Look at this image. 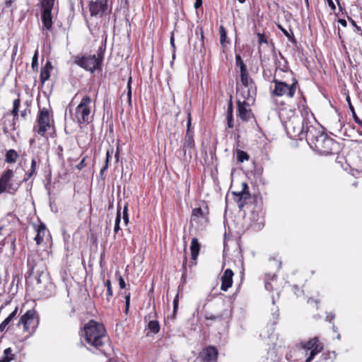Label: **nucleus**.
Segmentation results:
<instances>
[{
	"label": "nucleus",
	"instance_id": "obj_1",
	"mask_svg": "<svg viewBox=\"0 0 362 362\" xmlns=\"http://www.w3.org/2000/svg\"><path fill=\"white\" fill-rule=\"evenodd\" d=\"M299 140L305 139L311 148L322 155L337 153L340 149L339 144L325 133L322 127L311 124L308 118L303 120L302 127L298 131Z\"/></svg>",
	"mask_w": 362,
	"mask_h": 362
},
{
	"label": "nucleus",
	"instance_id": "obj_2",
	"mask_svg": "<svg viewBox=\"0 0 362 362\" xmlns=\"http://www.w3.org/2000/svg\"><path fill=\"white\" fill-rule=\"evenodd\" d=\"M83 336L86 341L95 350L106 355L109 347L108 337L103 323L90 320L83 327Z\"/></svg>",
	"mask_w": 362,
	"mask_h": 362
},
{
	"label": "nucleus",
	"instance_id": "obj_3",
	"mask_svg": "<svg viewBox=\"0 0 362 362\" xmlns=\"http://www.w3.org/2000/svg\"><path fill=\"white\" fill-rule=\"evenodd\" d=\"M103 60V52L102 49H100V51L98 53L97 56L95 54H93L83 56L81 57H76L74 62L80 67L93 74L95 70L101 69Z\"/></svg>",
	"mask_w": 362,
	"mask_h": 362
},
{
	"label": "nucleus",
	"instance_id": "obj_4",
	"mask_svg": "<svg viewBox=\"0 0 362 362\" xmlns=\"http://www.w3.org/2000/svg\"><path fill=\"white\" fill-rule=\"evenodd\" d=\"M291 84H288L284 81L274 78L272 83L274 84V88L272 90V95L276 97L286 96L292 98L296 91L298 81L293 78Z\"/></svg>",
	"mask_w": 362,
	"mask_h": 362
},
{
	"label": "nucleus",
	"instance_id": "obj_5",
	"mask_svg": "<svg viewBox=\"0 0 362 362\" xmlns=\"http://www.w3.org/2000/svg\"><path fill=\"white\" fill-rule=\"evenodd\" d=\"M240 81L243 86L241 95L243 99L255 100L257 95V87L253 79L250 76L247 70L240 73Z\"/></svg>",
	"mask_w": 362,
	"mask_h": 362
},
{
	"label": "nucleus",
	"instance_id": "obj_6",
	"mask_svg": "<svg viewBox=\"0 0 362 362\" xmlns=\"http://www.w3.org/2000/svg\"><path fill=\"white\" fill-rule=\"evenodd\" d=\"M92 100L88 95L83 96L76 108L75 119L79 124L88 122L90 115V104Z\"/></svg>",
	"mask_w": 362,
	"mask_h": 362
},
{
	"label": "nucleus",
	"instance_id": "obj_7",
	"mask_svg": "<svg viewBox=\"0 0 362 362\" xmlns=\"http://www.w3.org/2000/svg\"><path fill=\"white\" fill-rule=\"evenodd\" d=\"M21 325L23 326L25 332H29L30 334L35 332L39 325V317L37 312L35 310L26 311L20 318L17 325L20 326Z\"/></svg>",
	"mask_w": 362,
	"mask_h": 362
},
{
	"label": "nucleus",
	"instance_id": "obj_8",
	"mask_svg": "<svg viewBox=\"0 0 362 362\" xmlns=\"http://www.w3.org/2000/svg\"><path fill=\"white\" fill-rule=\"evenodd\" d=\"M50 111L47 107L40 108L37 117V127H34V131H36L38 134L45 136L46 132L50 128L51 124Z\"/></svg>",
	"mask_w": 362,
	"mask_h": 362
},
{
	"label": "nucleus",
	"instance_id": "obj_9",
	"mask_svg": "<svg viewBox=\"0 0 362 362\" xmlns=\"http://www.w3.org/2000/svg\"><path fill=\"white\" fill-rule=\"evenodd\" d=\"M192 118L190 112L188 113L187 123V131L185 136L183 151L184 156H186L188 153L189 158H192V150H195V143L194 140V134L191 131Z\"/></svg>",
	"mask_w": 362,
	"mask_h": 362
},
{
	"label": "nucleus",
	"instance_id": "obj_10",
	"mask_svg": "<svg viewBox=\"0 0 362 362\" xmlns=\"http://www.w3.org/2000/svg\"><path fill=\"white\" fill-rule=\"evenodd\" d=\"M13 177V172L11 169L6 170L0 178V194L4 192L10 194H14L18 186L13 185L11 180Z\"/></svg>",
	"mask_w": 362,
	"mask_h": 362
},
{
	"label": "nucleus",
	"instance_id": "obj_11",
	"mask_svg": "<svg viewBox=\"0 0 362 362\" xmlns=\"http://www.w3.org/2000/svg\"><path fill=\"white\" fill-rule=\"evenodd\" d=\"M255 100H249L240 99L237 100L238 112L237 116L243 122H249L253 117V113L250 108V103H254Z\"/></svg>",
	"mask_w": 362,
	"mask_h": 362
},
{
	"label": "nucleus",
	"instance_id": "obj_12",
	"mask_svg": "<svg viewBox=\"0 0 362 362\" xmlns=\"http://www.w3.org/2000/svg\"><path fill=\"white\" fill-rule=\"evenodd\" d=\"M108 0H95L90 1L88 4V8L91 17H102L108 8Z\"/></svg>",
	"mask_w": 362,
	"mask_h": 362
},
{
	"label": "nucleus",
	"instance_id": "obj_13",
	"mask_svg": "<svg viewBox=\"0 0 362 362\" xmlns=\"http://www.w3.org/2000/svg\"><path fill=\"white\" fill-rule=\"evenodd\" d=\"M231 193L234 196V200L238 203L240 210L243 209L247 204V201L251 198L248 185L245 182L242 183L240 192H232Z\"/></svg>",
	"mask_w": 362,
	"mask_h": 362
},
{
	"label": "nucleus",
	"instance_id": "obj_14",
	"mask_svg": "<svg viewBox=\"0 0 362 362\" xmlns=\"http://www.w3.org/2000/svg\"><path fill=\"white\" fill-rule=\"evenodd\" d=\"M303 348L310 351L309 356L306 358L305 362H311L315 356L322 350L323 346L319 341L317 337H314L306 343H304Z\"/></svg>",
	"mask_w": 362,
	"mask_h": 362
},
{
	"label": "nucleus",
	"instance_id": "obj_15",
	"mask_svg": "<svg viewBox=\"0 0 362 362\" xmlns=\"http://www.w3.org/2000/svg\"><path fill=\"white\" fill-rule=\"evenodd\" d=\"M105 287L107 288V293H106V295H105L106 296V300H107V302H110L111 298L113 296V291H112V284H111L110 280L107 279L106 281H104L103 286H95V288L94 289V293H95V295H98V294L99 296H101L102 293L104 291Z\"/></svg>",
	"mask_w": 362,
	"mask_h": 362
},
{
	"label": "nucleus",
	"instance_id": "obj_16",
	"mask_svg": "<svg viewBox=\"0 0 362 362\" xmlns=\"http://www.w3.org/2000/svg\"><path fill=\"white\" fill-rule=\"evenodd\" d=\"M233 275L234 274L230 269H227L225 270L223 274L221 276V289L222 291H226L230 287H231Z\"/></svg>",
	"mask_w": 362,
	"mask_h": 362
},
{
	"label": "nucleus",
	"instance_id": "obj_17",
	"mask_svg": "<svg viewBox=\"0 0 362 362\" xmlns=\"http://www.w3.org/2000/svg\"><path fill=\"white\" fill-rule=\"evenodd\" d=\"M200 247L201 246L198 239L197 238H192L190 245V251L192 261L191 262L190 267L197 264L196 261L199 253Z\"/></svg>",
	"mask_w": 362,
	"mask_h": 362
},
{
	"label": "nucleus",
	"instance_id": "obj_18",
	"mask_svg": "<svg viewBox=\"0 0 362 362\" xmlns=\"http://www.w3.org/2000/svg\"><path fill=\"white\" fill-rule=\"evenodd\" d=\"M218 350L214 346L207 347L203 356L204 362H216Z\"/></svg>",
	"mask_w": 362,
	"mask_h": 362
},
{
	"label": "nucleus",
	"instance_id": "obj_19",
	"mask_svg": "<svg viewBox=\"0 0 362 362\" xmlns=\"http://www.w3.org/2000/svg\"><path fill=\"white\" fill-rule=\"evenodd\" d=\"M53 69L51 62L47 61L45 66L41 69L40 79L42 84H44L50 77V71Z\"/></svg>",
	"mask_w": 362,
	"mask_h": 362
},
{
	"label": "nucleus",
	"instance_id": "obj_20",
	"mask_svg": "<svg viewBox=\"0 0 362 362\" xmlns=\"http://www.w3.org/2000/svg\"><path fill=\"white\" fill-rule=\"evenodd\" d=\"M42 23L43 25V27L47 30H50L52 28V11H42Z\"/></svg>",
	"mask_w": 362,
	"mask_h": 362
},
{
	"label": "nucleus",
	"instance_id": "obj_21",
	"mask_svg": "<svg viewBox=\"0 0 362 362\" xmlns=\"http://www.w3.org/2000/svg\"><path fill=\"white\" fill-rule=\"evenodd\" d=\"M150 318H151L150 315L145 316L144 321L145 322L148 321V325H147V329L151 332H152L153 334H156L158 333L160 331V324H159L158 321L151 320Z\"/></svg>",
	"mask_w": 362,
	"mask_h": 362
},
{
	"label": "nucleus",
	"instance_id": "obj_22",
	"mask_svg": "<svg viewBox=\"0 0 362 362\" xmlns=\"http://www.w3.org/2000/svg\"><path fill=\"white\" fill-rule=\"evenodd\" d=\"M37 235H35L34 240L36 241L37 245L41 244L43 241L44 236L46 232V226L44 223H40L37 228L36 229Z\"/></svg>",
	"mask_w": 362,
	"mask_h": 362
},
{
	"label": "nucleus",
	"instance_id": "obj_23",
	"mask_svg": "<svg viewBox=\"0 0 362 362\" xmlns=\"http://www.w3.org/2000/svg\"><path fill=\"white\" fill-rule=\"evenodd\" d=\"M346 100L349 105V108L350 111L351 112L352 117H353L354 122L362 127V120L360 119L359 117L357 116V115L355 112V109L351 104L350 97L349 95L346 97Z\"/></svg>",
	"mask_w": 362,
	"mask_h": 362
},
{
	"label": "nucleus",
	"instance_id": "obj_24",
	"mask_svg": "<svg viewBox=\"0 0 362 362\" xmlns=\"http://www.w3.org/2000/svg\"><path fill=\"white\" fill-rule=\"evenodd\" d=\"M204 218V213L200 207L195 208L192 210L191 215V222H198L199 221V218Z\"/></svg>",
	"mask_w": 362,
	"mask_h": 362
},
{
	"label": "nucleus",
	"instance_id": "obj_25",
	"mask_svg": "<svg viewBox=\"0 0 362 362\" xmlns=\"http://www.w3.org/2000/svg\"><path fill=\"white\" fill-rule=\"evenodd\" d=\"M17 157V152L13 149H10L6 153L5 161L8 163H15L16 161Z\"/></svg>",
	"mask_w": 362,
	"mask_h": 362
},
{
	"label": "nucleus",
	"instance_id": "obj_26",
	"mask_svg": "<svg viewBox=\"0 0 362 362\" xmlns=\"http://www.w3.org/2000/svg\"><path fill=\"white\" fill-rule=\"evenodd\" d=\"M14 359V355L12 354V349L7 348L4 351V356L0 359V362H10Z\"/></svg>",
	"mask_w": 362,
	"mask_h": 362
},
{
	"label": "nucleus",
	"instance_id": "obj_27",
	"mask_svg": "<svg viewBox=\"0 0 362 362\" xmlns=\"http://www.w3.org/2000/svg\"><path fill=\"white\" fill-rule=\"evenodd\" d=\"M120 202H121V200L118 202V204H117V216H116V218H115V228H114L115 233H117V232L120 230V227H119V223H120V221H121Z\"/></svg>",
	"mask_w": 362,
	"mask_h": 362
},
{
	"label": "nucleus",
	"instance_id": "obj_28",
	"mask_svg": "<svg viewBox=\"0 0 362 362\" xmlns=\"http://www.w3.org/2000/svg\"><path fill=\"white\" fill-rule=\"evenodd\" d=\"M235 65L240 67V73L247 70L240 54H235Z\"/></svg>",
	"mask_w": 362,
	"mask_h": 362
},
{
	"label": "nucleus",
	"instance_id": "obj_29",
	"mask_svg": "<svg viewBox=\"0 0 362 362\" xmlns=\"http://www.w3.org/2000/svg\"><path fill=\"white\" fill-rule=\"evenodd\" d=\"M54 4V0H42V11H52L53 8V6Z\"/></svg>",
	"mask_w": 362,
	"mask_h": 362
},
{
	"label": "nucleus",
	"instance_id": "obj_30",
	"mask_svg": "<svg viewBox=\"0 0 362 362\" xmlns=\"http://www.w3.org/2000/svg\"><path fill=\"white\" fill-rule=\"evenodd\" d=\"M249 158H250V156L246 152H245L242 150L238 151L237 159L240 163H243L245 160H248Z\"/></svg>",
	"mask_w": 362,
	"mask_h": 362
},
{
	"label": "nucleus",
	"instance_id": "obj_31",
	"mask_svg": "<svg viewBox=\"0 0 362 362\" xmlns=\"http://www.w3.org/2000/svg\"><path fill=\"white\" fill-rule=\"evenodd\" d=\"M219 33H220V42L221 45H223L226 40V31L223 25L220 26Z\"/></svg>",
	"mask_w": 362,
	"mask_h": 362
},
{
	"label": "nucleus",
	"instance_id": "obj_32",
	"mask_svg": "<svg viewBox=\"0 0 362 362\" xmlns=\"http://www.w3.org/2000/svg\"><path fill=\"white\" fill-rule=\"evenodd\" d=\"M276 277L275 275H273L271 281H269L267 280L265 281V288L267 290V291H272L274 289V285H273V281H276Z\"/></svg>",
	"mask_w": 362,
	"mask_h": 362
},
{
	"label": "nucleus",
	"instance_id": "obj_33",
	"mask_svg": "<svg viewBox=\"0 0 362 362\" xmlns=\"http://www.w3.org/2000/svg\"><path fill=\"white\" fill-rule=\"evenodd\" d=\"M31 66L33 70H37V66H38L37 51L35 52V54L33 57Z\"/></svg>",
	"mask_w": 362,
	"mask_h": 362
},
{
	"label": "nucleus",
	"instance_id": "obj_34",
	"mask_svg": "<svg viewBox=\"0 0 362 362\" xmlns=\"http://www.w3.org/2000/svg\"><path fill=\"white\" fill-rule=\"evenodd\" d=\"M123 220L125 224L129 223L128 203H125L123 209Z\"/></svg>",
	"mask_w": 362,
	"mask_h": 362
},
{
	"label": "nucleus",
	"instance_id": "obj_35",
	"mask_svg": "<svg viewBox=\"0 0 362 362\" xmlns=\"http://www.w3.org/2000/svg\"><path fill=\"white\" fill-rule=\"evenodd\" d=\"M131 83H132V77H129V79H128V82H127V97H128V101H129V103L131 104V102H132V87H131Z\"/></svg>",
	"mask_w": 362,
	"mask_h": 362
},
{
	"label": "nucleus",
	"instance_id": "obj_36",
	"mask_svg": "<svg viewBox=\"0 0 362 362\" xmlns=\"http://www.w3.org/2000/svg\"><path fill=\"white\" fill-rule=\"evenodd\" d=\"M349 21L351 23V25L355 28L354 31L362 36V29L361 27L358 26L355 22L351 18L348 17Z\"/></svg>",
	"mask_w": 362,
	"mask_h": 362
},
{
	"label": "nucleus",
	"instance_id": "obj_37",
	"mask_svg": "<svg viewBox=\"0 0 362 362\" xmlns=\"http://www.w3.org/2000/svg\"><path fill=\"white\" fill-rule=\"evenodd\" d=\"M178 303H179V293H177L173 300V315L176 314V312L178 309Z\"/></svg>",
	"mask_w": 362,
	"mask_h": 362
},
{
	"label": "nucleus",
	"instance_id": "obj_38",
	"mask_svg": "<svg viewBox=\"0 0 362 362\" xmlns=\"http://www.w3.org/2000/svg\"><path fill=\"white\" fill-rule=\"evenodd\" d=\"M15 1V0H8L6 4H5V6L4 8V9L6 10H9V11L11 12V15L13 14V7L12 6V4L13 2Z\"/></svg>",
	"mask_w": 362,
	"mask_h": 362
},
{
	"label": "nucleus",
	"instance_id": "obj_39",
	"mask_svg": "<svg viewBox=\"0 0 362 362\" xmlns=\"http://www.w3.org/2000/svg\"><path fill=\"white\" fill-rule=\"evenodd\" d=\"M227 115H233V105L232 102V96H230L227 108Z\"/></svg>",
	"mask_w": 362,
	"mask_h": 362
},
{
	"label": "nucleus",
	"instance_id": "obj_40",
	"mask_svg": "<svg viewBox=\"0 0 362 362\" xmlns=\"http://www.w3.org/2000/svg\"><path fill=\"white\" fill-rule=\"evenodd\" d=\"M20 105H21V100H20V98H18L17 99H15L13 100V109H12V110L18 111L19 112Z\"/></svg>",
	"mask_w": 362,
	"mask_h": 362
},
{
	"label": "nucleus",
	"instance_id": "obj_41",
	"mask_svg": "<svg viewBox=\"0 0 362 362\" xmlns=\"http://www.w3.org/2000/svg\"><path fill=\"white\" fill-rule=\"evenodd\" d=\"M257 37H258V42L260 45H262L263 43H265V44L267 43V40L266 39L264 34H261V33H258Z\"/></svg>",
	"mask_w": 362,
	"mask_h": 362
},
{
	"label": "nucleus",
	"instance_id": "obj_42",
	"mask_svg": "<svg viewBox=\"0 0 362 362\" xmlns=\"http://www.w3.org/2000/svg\"><path fill=\"white\" fill-rule=\"evenodd\" d=\"M130 305V293L126 295L125 296V313H127L128 310Z\"/></svg>",
	"mask_w": 362,
	"mask_h": 362
},
{
	"label": "nucleus",
	"instance_id": "obj_43",
	"mask_svg": "<svg viewBox=\"0 0 362 362\" xmlns=\"http://www.w3.org/2000/svg\"><path fill=\"white\" fill-rule=\"evenodd\" d=\"M227 124L228 128H233L234 127L233 115H227Z\"/></svg>",
	"mask_w": 362,
	"mask_h": 362
},
{
	"label": "nucleus",
	"instance_id": "obj_44",
	"mask_svg": "<svg viewBox=\"0 0 362 362\" xmlns=\"http://www.w3.org/2000/svg\"><path fill=\"white\" fill-rule=\"evenodd\" d=\"M36 173V171H34L30 169V171L25 173V177L23 179V182H27L33 175Z\"/></svg>",
	"mask_w": 362,
	"mask_h": 362
},
{
	"label": "nucleus",
	"instance_id": "obj_45",
	"mask_svg": "<svg viewBox=\"0 0 362 362\" xmlns=\"http://www.w3.org/2000/svg\"><path fill=\"white\" fill-rule=\"evenodd\" d=\"M170 45L173 47V59H175V40H174V35L173 33H172L170 37Z\"/></svg>",
	"mask_w": 362,
	"mask_h": 362
},
{
	"label": "nucleus",
	"instance_id": "obj_46",
	"mask_svg": "<svg viewBox=\"0 0 362 362\" xmlns=\"http://www.w3.org/2000/svg\"><path fill=\"white\" fill-rule=\"evenodd\" d=\"M113 153V149L107 150L106 152V158H105V164L108 165L110 158H112V154Z\"/></svg>",
	"mask_w": 362,
	"mask_h": 362
},
{
	"label": "nucleus",
	"instance_id": "obj_47",
	"mask_svg": "<svg viewBox=\"0 0 362 362\" xmlns=\"http://www.w3.org/2000/svg\"><path fill=\"white\" fill-rule=\"evenodd\" d=\"M30 109L28 107L27 108L21 111V117L23 119H25L28 114H30Z\"/></svg>",
	"mask_w": 362,
	"mask_h": 362
},
{
	"label": "nucleus",
	"instance_id": "obj_48",
	"mask_svg": "<svg viewBox=\"0 0 362 362\" xmlns=\"http://www.w3.org/2000/svg\"><path fill=\"white\" fill-rule=\"evenodd\" d=\"M86 164V157L83 158V159L79 162V163L76 165V168L79 170H82L85 166Z\"/></svg>",
	"mask_w": 362,
	"mask_h": 362
},
{
	"label": "nucleus",
	"instance_id": "obj_49",
	"mask_svg": "<svg viewBox=\"0 0 362 362\" xmlns=\"http://www.w3.org/2000/svg\"><path fill=\"white\" fill-rule=\"evenodd\" d=\"M302 124H303V122H301L300 125H299V127H293V136L297 137L298 139H299V136H298V131H299V128L302 127Z\"/></svg>",
	"mask_w": 362,
	"mask_h": 362
},
{
	"label": "nucleus",
	"instance_id": "obj_50",
	"mask_svg": "<svg viewBox=\"0 0 362 362\" xmlns=\"http://www.w3.org/2000/svg\"><path fill=\"white\" fill-rule=\"evenodd\" d=\"M118 281L120 288L124 289L126 287V284L123 277L119 276Z\"/></svg>",
	"mask_w": 362,
	"mask_h": 362
},
{
	"label": "nucleus",
	"instance_id": "obj_51",
	"mask_svg": "<svg viewBox=\"0 0 362 362\" xmlns=\"http://www.w3.org/2000/svg\"><path fill=\"white\" fill-rule=\"evenodd\" d=\"M108 168V165L107 164H105V166L100 170V175L101 179L104 180L105 177L103 176L104 173L107 170Z\"/></svg>",
	"mask_w": 362,
	"mask_h": 362
},
{
	"label": "nucleus",
	"instance_id": "obj_52",
	"mask_svg": "<svg viewBox=\"0 0 362 362\" xmlns=\"http://www.w3.org/2000/svg\"><path fill=\"white\" fill-rule=\"evenodd\" d=\"M18 119V117H13V121H12V123L10 125V129L11 130H15L16 129V121Z\"/></svg>",
	"mask_w": 362,
	"mask_h": 362
},
{
	"label": "nucleus",
	"instance_id": "obj_53",
	"mask_svg": "<svg viewBox=\"0 0 362 362\" xmlns=\"http://www.w3.org/2000/svg\"><path fill=\"white\" fill-rule=\"evenodd\" d=\"M187 262V258L186 256H185L184 260H183V264H182V269H183L182 276H184V275L187 271V267H186Z\"/></svg>",
	"mask_w": 362,
	"mask_h": 362
},
{
	"label": "nucleus",
	"instance_id": "obj_54",
	"mask_svg": "<svg viewBox=\"0 0 362 362\" xmlns=\"http://www.w3.org/2000/svg\"><path fill=\"white\" fill-rule=\"evenodd\" d=\"M327 2L329 5V6L330 7V8L334 11L335 9H336V6H335V4L334 3V1L332 0H327Z\"/></svg>",
	"mask_w": 362,
	"mask_h": 362
},
{
	"label": "nucleus",
	"instance_id": "obj_55",
	"mask_svg": "<svg viewBox=\"0 0 362 362\" xmlns=\"http://www.w3.org/2000/svg\"><path fill=\"white\" fill-rule=\"evenodd\" d=\"M202 6V0H195L194 8L196 9L200 8Z\"/></svg>",
	"mask_w": 362,
	"mask_h": 362
},
{
	"label": "nucleus",
	"instance_id": "obj_56",
	"mask_svg": "<svg viewBox=\"0 0 362 362\" xmlns=\"http://www.w3.org/2000/svg\"><path fill=\"white\" fill-rule=\"evenodd\" d=\"M17 312L18 308H16V309L11 313H10L8 317L13 320L16 317Z\"/></svg>",
	"mask_w": 362,
	"mask_h": 362
},
{
	"label": "nucleus",
	"instance_id": "obj_57",
	"mask_svg": "<svg viewBox=\"0 0 362 362\" xmlns=\"http://www.w3.org/2000/svg\"><path fill=\"white\" fill-rule=\"evenodd\" d=\"M31 170L36 171V161L35 158H33L31 160Z\"/></svg>",
	"mask_w": 362,
	"mask_h": 362
},
{
	"label": "nucleus",
	"instance_id": "obj_58",
	"mask_svg": "<svg viewBox=\"0 0 362 362\" xmlns=\"http://www.w3.org/2000/svg\"><path fill=\"white\" fill-rule=\"evenodd\" d=\"M338 23H340L343 27H346L347 25V22L345 19L339 18L338 20Z\"/></svg>",
	"mask_w": 362,
	"mask_h": 362
},
{
	"label": "nucleus",
	"instance_id": "obj_59",
	"mask_svg": "<svg viewBox=\"0 0 362 362\" xmlns=\"http://www.w3.org/2000/svg\"><path fill=\"white\" fill-rule=\"evenodd\" d=\"M334 315L332 313H329L327 315V320L331 322L334 318Z\"/></svg>",
	"mask_w": 362,
	"mask_h": 362
},
{
	"label": "nucleus",
	"instance_id": "obj_60",
	"mask_svg": "<svg viewBox=\"0 0 362 362\" xmlns=\"http://www.w3.org/2000/svg\"><path fill=\"white\" fill-rule=\"evenodd\" d=\"M18 111H14V110H12L11 111V114L13 115V117H18Z\"/></svg>",
	"mask_w": 362,
	"mask_h": 362
},
{
	"label": "nucleus",
	"instance_id": "obj_61",
	"mask_svg": "<svg viewBox=\"0 0 362 362\" xmlns=\"http://www.w3.org/2000/svg\"><path fill=\"white\" fill-rule=\"evenodd\" d=\"M6 329V327L4 326L3 324H0V332H4Z\"/></svg>",
	"mask_w": 362,
	"mask_h": 362
},
{
	"label": "nucleus",
	"instance_id": "obj_62",
	"mask_svg": "<svg viewBox=\"0 0 362 362\" xmlns=\"http://www.w3.org/2000/svg\"><path fill=\"white\" fill-rule=\"evenodd\" d=\"M206 318L207 320H214L217 319V318H218V317L214 316V315H211L210 317H206Z\"/></svg>",
	"mask_w": 362,
	"mask_h": 362
},
{
	"label": "nucleus",
	"instance_id": "obj_63",
	"mask_svg": "<svg viewBox=\"0 0 362 362\" xmlns=\"http://www.w3.org/2000/svg\"><path fill=\"white\" fill-rule=\"evenodd\" d=\"M4 321H5L7 324H9L12 320L8 316Z\"/></svg>",
	"mask_w": 362,
	"mask_h": 362
},
{
	"label": "nucleus",
	"instance_id": "obj_64",
	"mask_svg": "<svg viewBox=\"0 0 362 362\" xmlns=\"http://www.w3.org/2000/svg\"><path fill=\"white\" fill-rule=\"evenodd\" d=\"M110 362H124V361L122 360H119V359H117V360H110Z\"/></svg>",
	"mask_w": 362,
	"mask_h": 362
}]
</instances>
